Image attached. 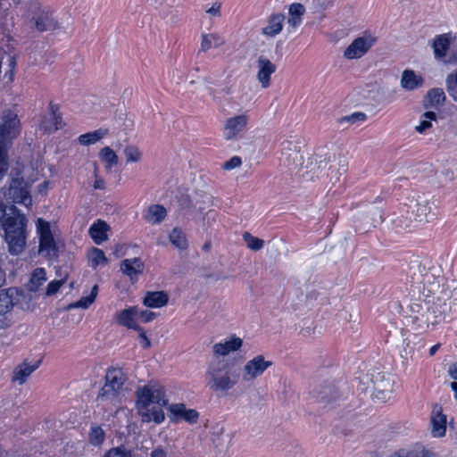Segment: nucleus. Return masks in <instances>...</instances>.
I'll return each instance as SVG.
<instances>
[{
    "label": "nucleus",
    "instance_id": "obj_35",
    "mask_svg": "<svg viewBox=\"0 0 457 457\" xmlns=\"http://www.w3.org/2000/svg\"><path fill=\"white\" fill-rule=\"evenodd\" d=\"M107 134L108 129L101 128L95 131L80 135L78 137V141L82 145H89L100 141Z\"/></svg>",
    "mask_w": 457,
    "mask_h": 457
},
{
    "label": "nucleus",
    "instance_id": "obj_57",
    "mask_svg": "<svg viewBox=\"0 0 457 457\" xmlns=\"http://www.w3.org/2000/svg\"><path fill=\"white\" fill-rule=\"evenodd\" d=\"M9 71L6 72V76L9 77L10 80H12L14 76V70L16 67V58L14 56H10L8 59Z\"/></svg>",
    "mask_w": 457,
    "mask_h": 457
},
{
    "label": "nucleus",
    "instance_id": "obj_16",
    "mask_svg": "<svg viewBox=\"0 0 457 457\" xmlns=\"http://www.w3.org/2000/svg\"><path fill=\"white\" fill-rule=\"evenodd\" d=\"M383 221V212L380 208L371 206L358 218L356 228L366 233L370 228H375Z\"/></svg>",
    "mask_w": 457,
    "mask_h": 457
},
{
    "label": "nucleus",
    "instance_id": "obj_27",
    "mask_svg": "<svg viewBox=\"0 0 457 457\" xmlns=\"http://www.w3.org/2000/svg\"><path fill=\"white\" fill-rule=\"evenodd\" d=\"M109 229L110 227L105 221L98 220L90 226L88 234L95 244L101 245L103 242L107 240V231Z\"/></svg>",
    "mask_w": 457,
    "mask_h": 457
},
{
    "label": "nucleus",
    "instance_id": "obj_56",
    "mask_svg": "<svg viewBox=\"0 0 457 457\" xmlns=\"http://www.w3.org/2000/svg\"><path fill=\"white\" fill-rule=\"evenodd\" d=\"M94 174H95V182H94V188L95 189H104L105 188V182L104 180L98 177L97 175V166L95 165V170H94Z\"/></svg>",
    "mask_w": 457,
    "mask_h": 457
},
{
    "label": "nucleus",
    "instance_id": "obj_36",
    "mask_svg": "<svg viewBox=\"0 0 457 457\" xmlns=\"http://www.w3.org/2000/svg\"><path fill=\"white\" fill-rule=\"evenodd\" d=\"M98 155H99V158L101 159V161L104 162L106 170H111V169L113 166L117 165V163H118V161H119L118 155L109 146H105V147L102 148L99 151Z\"/></svg>",
    "mask_w": 457,
    "mask_h": 457
},
{
    "label": "nucleus",
    "instance_id": "obj_3",
    "mask_svg": "<svg viewBox=\"0 0 457 457\" xmlns=\"http://www.w3.org/2000/svg\"><path fill=\"white\" fill-rule=\"evenodd\" d=\"M28 10L31 14L30 21L37 31L44 32L58 28V22L54 18L50 8L44 7L37 0L30 1L28 4Z\"/></svg>",
    "mask_w": 457,
    "mask_h": 457
},
{
    "label": "nucleus",
    "instance_id": "obj_31",
    "mask_svg": "<svg viewBox=\"0 0 457 457\" xmlns=\"http://www.w3.org/2000/svg\"><path fill=\"white\" fill-rule=\"evenodd\" d=\"M305 12V7L300 3H294L288 8V25L295 29L302 23L303 16Z\"/></svg>",
    "mask_w": 457,
    "mask_h": 457
},
{
    "label": "nucleus",
    "instance_id": "obj_25",
    "mask_svg": "<svg viewBox=\"0 0 457 457\" xmlns=\"http://www.w3.org/2000/svg\"><path fill=\"white\" fill-rule=\"evenodd\" d=\"M410 209L413 219L418 221L427 220L431 212L429 200L422 196L418 197Z\"/></svg>",
    "mask_w": 457,
    "mask_h": 457
},
{
    "label": "nucleus",
    "instance_id": "obj_62",
    "mask_svg": "<svg viewBox=\"0 0 457 457\" xmlns=\"http://www.w3.org/2000/svg\"><path fill=\"white\" fill-rule=\"evenodd\" d=\"M439 347H440V345H439V344L433 345V346L429 349V355H430V356H433V355L436 353V351L439 349Z\"/></svg>",
    "mask_w": 457,
    "mask_h": 457
},
{
    "label": "nucleus",
    "instance_id": "obj_20",
    "mask_svg": "<svg viewBox=\"0 0 457 457\" xmlns=\"http://www.w3.org/2000/svg\"><path fill=\"white\" fill-rule=\"evenodd\" d=\"M243 345V340L236 335H231L224 343H217L212 346L215 356H226L238 351Z\"/></svg>",
    "mask_w": 457,
    "mask_h": 457
},
{
    "label": "nucleus",
    "instance_id": "obj_14",
    "mask_svg": "<svg viewBox=\"0 0 457 457\" xmlns=\"http://www.w3.org/2000/svg\"><path fill=\"white\" fill-rule=\"evenodd\" d=\"M371 381L373 383V399L382 403L389 400L394 390V380L392 378L383 373H378Z\"/></svg>",
    "mask_w": 457,
    "mask_h": 457
},
{
    "label": "nucleus",
    "instance_id": "obj_34",
    "mask_svg": "<svg viewBox=\"0 0 457 457\" xmlns=\"http://www.w3.org/2000/svg\"><path fill=\"white\" fill-rule=\"evenodd\" d=\"M46 281V273L45 269L37 268L31 274V278L27 284V289L30 292H37Z\"/></svg>",
    "mask_w": 457,
    "mask_h": 457
},
{
    "label": "nucleus",
    "instance_id": "obj_11",
    "mask_svg": "<svg viewBox=\"0 0 457 457\" xmlns=\"http://www.w3.org/2000/svg\"><path fill=\"white\" fill-rule=\"evenodd\" d=\"M4 195L8 201L22 204L26 206L32 203L27 184L23 179H12L9 187L4 192Z\"/></svg>",
    "mask_w": 457,
    "mask_h": 457
},
{
    "label": "nucleus",
    "instance_id": "obj_28",
    "mask_svg": "<svg viewBox=\"0 0 457 457\" xmlns=\"http://www.w3.org/2000/svg\"><path fill=\"white\" fill-rule=\"evenodd\" d=\"M424 79L416 75L411 70L403 71L401 78V87L408 91H412L423 86Z\"/></svg>",
    "mask_w": 457,
    "mask_h": 457
},
{
    "label": "nucleus",
    "instance_id": "obj_51",
    "mask_svg": "<svg viewBox=\"0 0 457 457\" xmlns=\"http://www.w3.org/2000/svg\"><path fill=\"white\" fill-rule=\"evenodd\" d=\"M65 282V278H62V279H55V280H53L51 281L48 285H47V287H46V295H54L56 292H58V290L60 289V287L64 284Z\"/></svg>",
    "mask_w": 457,
    "mask_h": 457
},
{
    "label": "nucleus",
    "instance_id": "obj_22",
    "mask_svg": "<svg viewBox=\"0 0 457 457\" xmlns=\"http://www.w3.org/2000/svg\"><path fill=\"white\" fill-rule=\"evenodd\" d=\"M138 316V308L137 306L129 307L128 309L121 310L116 314V320L121 326L128 328L139 329L137 324V318Z\"/></svg>",
    "mask_w": 457,
    "mask_h": 457
},
{
    "label": "nucleus",
    "instance_id": "obj_44",
    "mask_svg": "<svg viewBox=\"0 0 457 457\" xmlns=\"http://www.w3.org/2000/svg\"><path fill=\"white\" fill-rule=\"evenodd\" d=\"M242 237L246 244V246L252 251H259L264 245V240L253 236L250 232H244Z\"/></svg>",
    "mask_w": 457,
    "mask_h": 457
},
{
    "label": "nucleus",
    "instance_id": "obj_30",
    "mask_svg": "<svg viewBox=\"0 0 457 457\" xmlns=\"http://www.w3.org/2000/svg\"><path fill=\"white\" fill-rule=\"evenodd\" d=\"M284 21V14H272L268 20V25L262 29V34L269 37H275L282 30Z\"/></svg>",
    "mask_w": 457,
    "mask_h": 457
},
{
    "label": "nucleus",
    "instance_id": "obj_48",
    "mask_svg": "<svg viewBox=\"0 0 457 457\" xmlns=\"http://www.w3.org/2000/svg\"><path fill=\"white\" fill-rule=\"evenodd\" d=\"M201 199H195L194 204V208L196 209L199 212H203L206 209V204L211 203V195L207 194L198 195Z\"/></svg>",
    "mask_w": 457,
    "mask_h": 457
},
{
    "label": "nucleus",
    "instance_id": "obj_17",
    "mask_svg": "<svg viewBox=\"0 0 457 457\" xmlns=\"http://www.w3.org/2000/svg\"><path fill=\"white\" fill-rule=\"evenodd\" d=\"M172 421L183 420L189 424H195L199 419V413L195 409H187L184 403H172L168 408Z\"/></svg>",
    "mask_w": 457,
    "mask_h": 457
},
{
    "label": "nucleus",
    "instance_id": "obj_43",
    "mask_svg": "<svg viewBox=\"0 0 457 457\" xmlns=\"http://www.w3.org/2000/svg\"><path fill=\"white\" fill-rule=\"evenodd\" d=\"M420 118H421L420 122L418 126H416L415 129L417 132L422 134L427 129H428L432 127L431 121L436 120V114L434 112L428 111V112H424Z\"/></svg>",
    "mask_w": 457,
    "mask_h": 457
},
{
    "label": "nucleus",
    "instance_id": "obj_40",
    "mask_svg": "<svg viewBox=\"0 0 457 457\" xmlns=\"http://www.w3.org/2000/svg\"><path fill=\"white\" fill-rule=\"evenodd\" d=\"M318 402L328 403L336 397V391L333 386L326 385L320 390L314 391Z\"/></svg>",
    "mask_w": 457,
    "mask_h": 457
},
{
    "label": "nucleus",
    "instance_id": "obj_60",
    "mask_svg": "<svg viewBox=\"0 0 457 457\" xmlns=\"http://www.w3.org/2000/svg\"><path fill=\"white\" fill-rule=\"evenodd\" d=\"M150 457H167V453L164 450L156 448L151 452Z\"/></svg>",
    "mask_w": 457,
    "mask_h": 457
},
{
    "label": "nucleus",
    "instance_id": "obj_18",
    "mask_svg": "<svg viewBox=\"0 0 457 457\" xmlns=\"http://www.w3.org/2000/svg\"><path fill=\"white\" fill-rule=\"evenodd\" d=\"M257 79L262 88H267L270 85V76L276 71V65L264 55H260L256 61Z\"/></svg>",
    "mask_w": 457,
    "mask_h": 457
},
{
    "label": "nucleus",
    "instance_id": "obj_9",
    "mask_svg": "<svg viewBox=\"0 0 457 457\" xmlns=\"http://www.w3.org/2000/svg\"><path fill=\"white\" fill-rule=\"evenodd\" d=\"M249 115L242 113L227 119L222 127V136L225 140L240 138L246 130Z\"/></svg>",
    "mask_w": 457,
    "mask_h": 457
},
{
    "label": "nucleus",
    "instance_id": "obj_29",
    "mask_svg": "<svg viewBox=\"0 0 457 457\" xmlns=\"http://www.w3.org/2000/svg\"><path fill=\"white\" fill-rule=\"evenodd\" d=\"M445 94L442 88H432L428 91L424 100L423 106L425 108H438L444 104Z\"/></svg>",
    "mask_w": 457,
    "mask_h": 457
},
{
    "label": "nucleus",
    "instance_id": "obj_26",
    "mask_svg": "<svg viewBox=\"0 0 457 457\" xmlns=\"http://www.w3.org/2000/svg\"><path fill=\"white\" fill-rule=\"evenodd\" d=\"M169 302V295L164 291H148L143 300L145 306L148 308H161Z\"/></svg>",
    "mask_w": 457,
    "mask_h": 457
},
{
    "label": "nucleus",
    "instance_id": "obj_46",
    "mask_svg": "<svg viewBox=\"0 0 457 457\" xmlns=\"http://www.w3.org/2000/svg\"><path fill=\"white\" fill-rule=\"evenodd\" d=\"M127 162H137L141 160V153L136 146L129 145L124 149Z\"/></svg>",
    "mask_w": 457,
    "mask_h": 457
},
{
    "label": "nucleus",
    "instance_id": "obj_58",
    "mask_svg": "<svg viewBox=\"0 0 457 457\" xmlns=\"http://www.w3.org/2000/svg\"><path fill=\"white\" fill-rule=\"evenodd\" d=\"M220 7L221 4L216 2L212 4V6L206 10V12L212 16H220Z\"/></svg>",
    "mask_w": 457,
    "mask_h": 457
},
{
    "label": "nucleus",
    "instance_id": "obj_49",
    "mask_svg": "<svg viewBox=\"0 0 457 457\" xmlns=\"http://www.w3.org/2000/svg\"><path fill=\"white\" fill-rule=\"evenodd\" d=\"M104 457H132L130 451L122 448V447H115L110 449L105 454Z\"/></svg>",
    "mask_w": 457,
    "mask_h": 457
},
{
    "label": "nucleus",
    "instance_id": "obj_19",
    "mask_svg": "<svg viewBox=\"0 0 457 457\" xmlns=\"http://www.w3.org/2000/svg\"><path fill=\"white\" fill-rule=\"evenodd\" d=\"M120 267L121 272L128 276L132 283H135L143 274L145 263L140 258L135 257L122 260Z\"/></svg>",
    "mask_w": 457,
    "mask_h": 457
},
{
    "label": "nucleus",
    "instance_id": "obj_2",
    "mask_svg": "<svg viewBox=\"0 0 457 457\" xmlns=\"http://www.w3.org/2000/svg\"><path fill=\"white\" fill-rule=\"evenodd\" d=\"M206 386L214 393H226L237 385V376L224 360H212L205 372Z\"/></svg>",
    "mask_w": 457,
    "mask_h": 457
},
{
    "label": "nucleus",
    "instance_id": "obj_54",
    "mask_svg": "<svg viewBox=\"0 0 457 457\" xmlns=\"http://www.w3.org/2000/svg\"><path fill=\"white\" fill-rule=\"evenodd\" d=\"M156 314L150 311H139L138 310V316L137 318H140L143 322H150L155 318Z\"/></svg>",
    "mask_w": 457,
    "mask_h": 457
},
{
    "label": "nucleus",
    "instance_id": "obj_13",
    "mask_svg": "<svg viewBox=\"0 0 457 457\" xmlns=\"http://www.w3.org/2000/svg\"><path fill=\"white\" fill-rule=\"evenodd\" d=\"M273 362L266 361L263 355H257L245 362L243 368L242 378L245 382H250L261 377L265 370L271 367Z\"/></svg>",
    "mask_w": 457,
    "mask_h": 457
},
{
    "label": "nucleus",
    "instance_id": "obj_42",
    "mask_svg": "<svg viewBox=\"0 0 457 457\" xmlns=\"http://www.w3.org/2000/svg\"><path fill=\"white\" fill-rule=\"evenodd\" d=\"M445 87L448 95L457 102V69L446 76Z\"/></svg>",
    "mask_w": 457,
    "mask_h": 457
},
{
    "label": "nucleus",
    "instance_id": "obj_15",
    "mask_svg": "<svg viewBox=\"0 0 457 457\" xmlns=\"http://www.w3.org/2000/svg\"><path fill=\"white\" fill-rule=\"evenodd\" d=\"M20 133V120L12 111L4 112L0 117V140L16 137Z\"/></svg>",
    "mask_w": 457,
    "mask_h": 457
},
{
    "label": "nucleus",
    "instance_id": "obj_4",
    "mask_svg": "<svg viewBox=\"0 0 457 457\" xmlns=\"http://www.w3.org/2000/svg\"><path fill=\"white\" fill-rule=\"evenodd\" d=\"M127 377L120 368L108 369L105 375V384L98 394L100 400H114L117 394L122 389Z\"/></svg>",
    "mask_w": 457,
    "mask_h": 457
},
{
    "label": "nucleus",
    "instance_id": "obj_33",
    "mask_svg": "<svg viewBox=\"0 0 457 457\" xmlns=\"http://www.w3.org/2000/svg\"><path fill=\"white\" fill-rule=\"evenodd\" d=\"M225 40L217 33L202 34L201 47L199 52H207L212 47H220Z\"/></svg>",
    "mask_w": 457,
    "mask_h": 457
},
{
    "label": "nucleus",
    "instance_id": "obj_61",
    "mask_svg": "<svg viewBox=\"0 0 457 457\" xmlns=\"http://www.w3.org/2000/svg\"><path fill=\"white\" fill-rule=\"evenodd\" d=\"M448 374L452 378L457 380V363H453L450 365L448 369Z\"/></svg>",
    "mask_w": 457,
    "mask_h": 457
},
{
    "label": "nucleus",
    "instance_id": "obj_21",
    "mask_svg": "<svg viewBox=\"0 0 457 457\" xmlns=\"http://www.w3.org/2000/svg\"><path fill=\"white\" fill-rule=\"evenodd\" d=\"M431 434L434 437L444 436L446 431V416L442 408L436 406L431 416Z\"/></svg>",
    "mask_w": 457,
    "mask_h": 457
},
{
    "label": "nucleus",
    "instance_id": "obj_50",
    "mask_svg": "<svg viewBox=\"0 0 457 457\" xmlns=\"http://www.w3.org/2000/svg\"><path fill=\"white\" fill-rule=\"evenodd\" d=\"M50 111L53 115L54 122V130L59 129L62 127V118L60 112H58V105L50 104Z\"/></svg>",
    "mask_w": 457,
    "mask_h": 457
},
{
    "label": "nucleus",
    "instance_id": "obj_39",
    "mask_svg": "<svg viewBox=\"0 0 457 457\" xmlns=\"http://www.w3.org/2000/svg\"><path fill=\"white\" fill-rule=\"evenodd\" d=\"M170 243L177 248L180 250H185L188 246L187 239L185 235V233L178 228H175L172 229V231L170 234Z\"/></svg>",
    "mask_w": 457,
    "mask_h": 457
},
{
    "label": "nucleus",
    "instance_id": "obj_52",
    "mask_svg": "<svg viewBox=\"0 0 457 457\" xmlns=\"http://www.w3.org/2000/svg\"><path fill=\"white\" fill-rule=\"evenodd\" d=\"M242 164L241 158L239 156H233L228 161L225 162L222 165L223 170H230L239 167Z\"/></svg>",
    "mask_w": 457,
    "mask_h": 457
},
{
    "label": "nucleus",
    "instance_id": "obj_10",
    "mask_svg": "<svg viewBox=\"0 0 457 457\" xmlns=\"http://www.w3.org/2000/svg\"><path fill=\"white\" fill-rule=\"evenodd\" d=\"M37 231L39 235V253L46 257L56 255V245L51 231L50 223L38 218L37 220Z\"/></svg>",
    "mask_w": 457,
    "mask_h": 457
},
{
    "label": "nucleus",
    "instance_id": "obj_53",
    "mask_svg": "<svg viewBox=\"0 0 457 457\" xmlns=\"http://www.w3.org/2000/svg\"><path fill=\"white\" fill-rule=\"evenodd\" d=\"M136 330L138 332V337L140 339V344H141L142 348H144V349L149 348L151 346V341L146 337L144 329L141 327H139V329H136Z\"/></svg>",
    "mask_w": 457,
    "mask_h": 457
},
{
    "label": "nucleus",
    "instance_id": "obj_55",
    "mask_svg": "<svg viewBox=\"0 0 457 457\" xmlns=\"http://www.w3.org/2000/svg\"><path fill=\"white\" fill-rule=\"evenodd\" d=\"M429 274H425V275H422V276H420V275H417L416 277H412V283H413V287H415V288L418 290V291H420V284H423L425 280H428L429 278Z\"/></svg>",
    "mask_w": 457,
    "mask_h": 457
},
{
    "label": "nucleus",
    "instance_id": "obj_59",
    "mask_svg": "<svg viewBox=\"0 0 457 457\" xmlns=\"http://www.w3.org/2000/svg\"><path fill=\"white\" fill-rule=\"evenodd\" d=\"M403 343H405L406 345L403 347L402 351V356H407L411 354L413 352V347L411 345V340L406 339L403 341Z\"/></svg>",
    "mask_w": 457,
    "mask_h": 457
},
{
    "label": "nucleus",
    "instance_id": "obj_63",
    "mask_svg": "<svg viewBox=\"0 0 457 457\" xmlns=\"http://www.w3.org/2000/svg\"><path fill=\"white\" fill-rule=\"evenodd\" d=\"M6 170V163L4 160L0 161V175L3 176Z\"/></svg>",
    "mask_w": 457,
    "mask_h": 457
},
{
    "label": "nucleus",
    "instance_id": "obj_38",
    "mask_svg": "<svg viewBox=\"0 0 457 457\" xmlns=\"http://www.w3.org/2000/svg\"><path fill=\"white\" fill-rule=\"evenodd\" d=\"M88 259L90 262V267L94 270H96L100 265H105L108 262V259L106 258L104 253L103 250L93 247L89 253H88Z\"/></svg>",
    "mask_w": 457,
    "mask_h": 457
},
{
    "label": "nucleus",
    "instance_id": "obj_47",
    "mask_svg": "<svg viewBox=\"0 0 457 457\" xmlns=\"http://www.w3.org/2000/svg\"><path fill=\"white\" fill-rule=\"evenodd\" d=\"M367 119V116L364 112H353L350 115L341 117L337 120L339 124H343L344 122L348 123H357L360 121H364Z\"/></svg>",
    "mask_w": 457,
    "mask_h": 457
},
{
    "label": "nucleus",
    "instance_id": "obj_1",
    "mask_svg": "<svg viewBox=\"0 0 457 457\" xmlns=\"http://www.w3.org/2000/svg\"><path fill=\"white\" fill-rule=\"evenodd\" d=\"M27 219L17 207H10V213L0 217V225L4 231L8 252L12 255H19L26 247Z\"/></svg>",
    "mask_w": 457,
    "mask_h": 457
},
{
    "label": "nucleus",
    "instance_id": "obj_6",
    "mask_svg": "<svg viewBox=\"0 0 457 457\" xmlns=\"http://www.w3.org/2000/svg\"><path fill=\"white\" fill-rule=\"evenodd\" d=\"M411 315L413 323L420 328H427L430 324L434 325L437 322L435 311L428 301L417 300L410 304Z\"/></svg>",
    "mask_w": 457,
    "mask_h": 457
},
{
    "label": "nucleus",
    "instance_id": "obj_37",
    "mask_svg": "<svg viewBox=\"0 0 457 457\" xmlns=\"http://www.w3.org/2000/svg\"><path fill=\"white\" fill-rule=\"evenodd\" d=\"M162 407H153L152 409H145V411L142 412V420L144 422H150L154 420L156 424L162 423L164 419L165 415L162 409Z\"/></svg>",
    "mask_w": 457,
    "mask_h": 457
},
{
    "label": "nucleus",
    "instance_id": "obj_7",
    "mask_svg": "<svg viewBox=\"0 0 457 457\" xmlns=\"http://www.w3.org/2000/svg\"><path fill=\"white\" fill-rule=\"evenodd\" d=\"M456 35L453 32H447L437 35L434 37L431 47L436 60L443 61L445 63L454 64L457 63V55H450L447 59V52L450 49L451 44L455 41Z\"/></svg>",
    "mask_w": 457,
    "mask_h": 457
},
{
    "label": "nucleus",
    "instance_id": "obj_5",
    "mask_svg": "<svg viewBox=\"0 0 457 457\" xmlns=\"http://www.w3.org/2000/svg\"><path fill=\"white\" fill-rule=\"evenodd\" d=\"M137 406L139 411L147 409L151 403L157 404V407H163L168 404L165 395V389L162 386H145L137 390Z\"/></svg>",
    "mask_w": 457,
    "mask_h": 457
},
{
    "label": "nucleus",
    "instance_id": "obj_12",
    "mask_svg": "<svg viewBox=\"0 0 457 457\" xmlns=\"http://www.w3.org/2000/svg\"><path fill=\"white\" fill-rule=\"evenodd\" d=\"M301 145L292 140L284 141L281 144V162L288 169H295L303 164Z\"/></svg>",
    "mask_w": 457,
    "mask_h": 457
},
{
    "label": "nucleus",
    "instance_id": "obj_24",
    "mask_svg": "<svg viewBox=\"0 0 457 457\" xmlns=\"http://www.w3.org/2000/svg\"><path fill=\"white\" fill-rule=\"evenodd\" d=\"M40 363L41 361H37L32 365L29 364L26 361H23L15 368L12 382L23 385L27 378L39 367Z\"/></svg>",
    "mask_w": 457,
    "mask_h": 457
},
{
    "label": "nucleus",
    "instance_id": "obj_8",
    "mask_svg": "<svg viewBox=\"0 0 457 457\" xmlns=\"http://www.w3.org/2000/svg\"><path fill=\"white\" fill-rule=\"evenodd\" d=\"M377 37L371 34L364 33L356 37L344 51L343 56L347 60L359 59L365 55L376 44Z\"/></svg>",
    "mask_w": 457,
    "mask_h": 457
},
{
    "label": "nucleus",
    "instance_id": "obj_23",
    "mask_svg": "<svg viewBox=\"0 0 457 457\" xmlns=\"http://www.w3.org/2000/svg\"><path fill=\"white\" fill-rule=\"evenodd\" d=\"M388 457H435V455L422 445L417 444L410 447L398 449Z\"/></svg>",
    "mask_w": 457,
    "mask_h": 457
},
{
    "label": "nucleus",
    "instance_id": "obj_32",
    "mask_svg": "<svg viewBox=\"0 0 457 457\" xmlns=\"http://www.w3.org/2000/svg\"><path fill=\"white\" fill-rule=\"evenodd\" d=\"M166 214L167 211L162 205L153 204L148 207L145 219L151 224H159L165 219Z\"/></svg>",
    "mask_w": 457,
    "mask_h": 457
},
{
    "label": "nucleus",
    "instance_id": "obj_45",
    "mask_svg": "<svg viewBox=\"0 0 457 457\" xmlns=\"http://www.w3.org/2000/svg\"><path fill=\"white\" fill-rule=\"evenodd\" d=\"M104 431L100 427L91 428L89 441L94 445H100L104 440Z\"/></svg>",
    "mask_w": 457,
    "mask_h": 457
},
{
    "label": "nucleus",
    "instance_id": "obj_64",
    "mask_svg": "<svg viewBox=\"0 0 457 457\" xmlns=\"http://www.w3.org/2000/svg\"><path fill=\"white\" fill-rule=\"evenodd\" d=\"M451 388L454 392V396L457 399V382L456 381L451 383Z\"/></svg>",
    "mask_w": 457,
    "mask_h": 457
},
{
    "label": "nucleus",
    "instance_id": "obj_41",
    "mask_svg": "<svg viewBox=\"0 0 457 457\" xmlns=\"http://www.w3.org/2000/svg\"><path fill=\"white\" fill-rule=\"evenodd\" d=\"M97 293H98V287L96 285H95L92 287L91 292L88 295L82 296L79 301L72 303L71 306L74 307V308L87 309L95 302Z\"/></svg>",
    "mask_w": 457,
    "mask_h": 457
}]
</instances>
